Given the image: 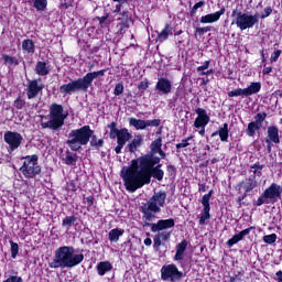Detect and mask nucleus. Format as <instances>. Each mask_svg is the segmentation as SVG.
Masks as SVG:
<instances>
[{"mask_svg": "<svg viewBox=\"0 0 282 282\" xmlns=\"http://www.w3.org/2000/svg\"><path fill=\"white\" fill-rule=\"evenodd\" d=\"M166 202V192H158L149 199L147 204L141 206V213L143 215V228H151V232H160L162 230H169V228H175V219H160L156 224H153L155 215L161 213L162 207Z\"/></svg>", "mask_w": 282, "mask_h": 282, "instance_id": "obj_1", "label": "nucleus"}, {"mask_svg": "<svg viewBox=\"0 0 282 282\" xmlns=\"http://www.w3.org/2000/svg\"><path fill=\"white\" fill-rule=\"evenodd\" d=\"M89 142L93 149H102V147H105V140L98 139V137L94 134V130H91L90 126L70 130L68 139L66 140V144L69 147L70 151L75 152L80 151L83 147H87Z\"/></svg>", "mask_w": 282, "mask_h": 282, "instance_id": "obj_2", "label": "nucleus"}, {"mask_svg": "<svg viewBox=\"0 0 282 282\" xmlns=\"http://www.w3.org/2000/svg\"><path fill=\"white\" fill-rule=\"evenodd\" d=\"M76 249L73 246H62L55 250L54 257L48 262V268L52 270H72L80 265L85 261V254L75 253Z\"/></svg>", "mask_w": 282, "mask_h": 282, "instance_id": "obj_3", "label": "nucleus"}, {"mask_svg": "<svg viewBox=\"0 0 282 282\" xmlns=\"http://www.w3.org/2000/svg\"><path fill=\"white\" fill-rule=\"evenodd\" d=\"M107 74V68L89 72L84 77L77 79H70L69 83L59 86V94L63 96H73V94H78V91H88L89 87L94 85L96 78H102Z\"/></svg>", "mask_w": 282, "mask_h": 282, "instance_id": "obj_4", "label": "nucleus"}, {"mask_svg": "<svg viewBox=\"0 0 282 282\" xmlns=\"http://www.w3.org/2000/svg\"><path fill=\"white\" fill-rule=\"evenodd\" d=\"M139 166L140 171L138 170V161L133 160L132 165L127 167L126 172H121V177L129 193H135L138 188L149 184L142 160H139Z\"/></svg>", "mask_w": 282, "mask_h": 282, "instance_id": "obj_5", "label": "nucleus"}, {"mask_svg": "<svg viewBox=\"0 0 282 282\" xmlns=\"http://www.w3.org/2000/svg\"><path fill=\"white\" fill-rule=\"evenodd\" d=\"M69 113L65 112V108L61 104H52L48 108V121H43L44 116H41V128L50 129L51 131H61L65 127Z\"/></svg>", "mask_w": 282, "mask_h": 282, "instance_id": "obj_6", "label": "nucleus"}, {"mask_svg": "<svg viewBox=\"0 0 282 282\" xmlns=\"http://www.w3.org/2000/svg\"><path fill=\"white\" fill-rule=\"evenodd\" d=\"M108 129H110L109 138L110 140H116L117 138V145L115 148V152L117 155H120L122 153V149H124V145L133 135H131V132H129V129L121 128L118 129V122L112 121L110 124H108Z\"/></svg>", "mask_w": 282, "mask_h": 282, "instance_id": "obj_7", "label": "nucleus"}, {"mask_svg": "<svg viewBox=\"0 0 282 282\" xmlns=\"http://www.w3.org/2000/svg\"><path fill=\"white\" fill-rule=\"evenodd\" d=\"M231 18L234 19L231 25H237L241 32H243V30H250L253 25L259 23V14L243 13L239 9L232 10Z\"/></svg>", "mask_w": 282, "mask_h": 282, "instance_id": "obj_8", "label": "nucleus"}, {"mask_svg": "<svg viewBox=\"0 0 282 282\" xmlns=\"http://www.w3.org/2000/svg\"><path fill=\"white\" fill-rule=\"evenodd\" d=\"M23 164L20 167V173L25 180H34L37 175H41L42 167L39 164V156L36 154L22 156Z\"/></svg>", "mask_w": 282, "mask_h": 282, "instance_id": "obj_9", "label": "nucleus"}, {"mask_svg": "<svg viewBox=\"0 0 282 282\" xmlns=\"http://www.w3.org/2000/svg\"><path fill=\"white\" fill-rule=\"evenodd\" d=\"M160 162H162L160 158H150L147 161H142L148 184H151L152 177L158 180V182L164 180V170H162V164H160Z\"/></svg>", "mask_w": 282, "mask_h": 282, "instance_id": "obj_10", "label": "nucleus"}, {"mask_svg": "<svg viewBox=\"0 0 282 282\" xmlns=\"http://www.w3.org/2000/svg\"><path fill=\"white\" fill-rule=\"evenodd\" d=\"M281 185L272 183L260 197L253 203V206H263V204H276L281 199Z\"/></svg>", "mask_w": 282, "mask_h": 282, "instance_id": "obj_11", "label": "nucleus"}, {"mask_svg": "<svg viewBox=\"0 0 282 282\" xmlns=\"http://www.w3.org/2000/svg\"><path fill=\"white\" fill-rule=\"evenodd\" d=\"M261 91L260 82H252L247 88H236L227 93L228 98H250V96H254V94H259Z\"/></svg>", "mask_w": 282, "mask_h": 282, "instance_id": "obj_12", "label": "nucleus"}, {"mask_svg": "<svg viewBox=\"0 0 282 282\" xmlns=\"http://www.w3.org/2000/svg\"><path fill=\"white\" fill-rule=\"evenodd\" d=\"M162 281L180 282L184 279V272L177 269L174 263L165 264L161 268Z\"/></svg>", "mask_w": 282, "mask_h": 282, "instance_id": "obj_13", "label": "nucleus"}, {"mask_svg": "<svg viewBox=\"0 0 282 282\" xmlns=\"http://www.w3.org/2000/svg\"><path fill=\"white\" fill-rule=\"evenodd\" d=\"M151 158H160L161 160H166V152L162 150V137H159L152 141L150 144V153L141 155L138 160L144 162Z\"/></svg>", "mask_w": 282, "mask_h": 282, "instance_id": "obj_14", "label": "nucleus"}, {"mask_svg": "<svg viewBox=\"0 0 282 282\" xmlns=\"http://www.w3.org/2000/svg\"><path fill=\"white\" fill-rule=\"evenodd\" d=\"M265 118H268V112H258L254 116V121L248 123L246 129V135L248 138H254L259 131L263 128V122H265Z\"/></svg>", "mask_w": 282, "mask_h": 282, "instance_id": "obj_15", "label": "nucleus"}, {"mask_svg": "<svg viewBox=\"0 0 282 282\" xmlns=\"http://www.w3.org/2000/svg\"><path fill=\"white\" fill-rule=\"evenodd\" d=\"M120 17L117 19V34H120V36H124L127 34V30L133 25V14L129 10H123L121 13H119Z\"/></svg>", "mask_w": 282, "mask_h": 282, "instance_id": "obj_16", "label": "nucleus"}, {"mask_svg": "<svg viewBox=\"0 0 282 282\" xmlns=\"http://www.w3.org/2000/svg\"><path fill=\"white\" fill-rule=\"evenodd\" d=\"M3 140L6 144L9 145V152L12 153L13 151H17L21 144H23V135L19 132L14 131H6L3 135Z\"/></svg>", "mask_w": 282, "mask_h": 282, "instance_id": "obj_17", "label": "nucleus"}, {"mask_svg": "<svg viewBox=\"0 0 282 282\" xmlns=\"http://www.w3.org/2000/svg\"><path fill=\"white\" fill-rule=\"evenodd\" d=\"M43 89H45V85L41 77L30 80L25 89L28 99L34 100L39 94H43Z\"/></svg>", "mask_w": 282, "mask_h": 282, "instance_id": "obj_18", "label": "nucleus"}, {"mask_svg": "<svg viewBox=\"0 0 282 282\" xmlns=\"http://www.w3.org/2000/svg\"><path fill=\"white\" fill-rule=\"evenodd\" d=\"M215 191L210 189L207 194L203 195L200 204L203 206V214L199 217V226H204L208 219H210V197H213Z\"/></svg>", "mask_w": 282, "mask_h": 282, "instance_id": "obj_19", "label": "nucleus"}, {"mask_svg": "<svg viewBox=\"0 0 282 282\" xmlns=\"http://www.w3.org/2000/svg\"><path fill=\"white\" fill-rule=\"evenodd\" d=\"M162 124V120L152 119V120H142L137 118L129 119V126L134 127L137 131H144L147 127H160Z\"/></svg>", "mask_w": 282, "mask_h": 282, "instance_id": "obj_20", "label": "nucleus"}, {"mask_svg": "<svg viewBox=\"0 0 282 282\" xmlns=\"http://www.w3.org/2000/svg\"><path fill=\"white\" fill-rule=\"evenodd\" d=\"M155 90L160 96H169L173 91V83L166 77H161L156 82Z\"/></svg>", "mask_w": 282, "mask_h": 282, "instance_id": "obj_21", "label": "nucleus"}, {"mask_svg": "<svg viewBox=\"0 0 282 282\" xmlns=\"http://www.w3.org/2000/svg\"><path fill=\"white\" fill-rule=\"evenodd\" d=\"M195 113L197 115L194 127L195 129H199L200 127H206L210 122V116L204 108H196Z\"/></svg>", "mask_w": 282, "mask_h": 282, "instance_id": "obj_22", "label": "nucleus"}, {"mask_svg": "<svg viewBox=\"0 0 282 282\" xmlns=\"http://www.w3.org/2000/svg\"><path fill=\"white\" fill-rule=\"evenodd\" d=\"M223 14H226V8H220L219 11H216L215 13H209L206 15H203L200 18V23H217L219 19H221Z\"/></svg>", "mask_w": 282, "mask_h": 282, "instance_id": "obj_23", "label": "nucleus"}, {"mask_svg": "<svg viewBox=\"0 0 282 282\" xmlns=\"http://www.w3.org/2000/svg\"><path fill=\"white\" fill-rule=\"evenodd\" d=\"M241 188L245 189V193H251V191H254V188H257V180H254L253 177H249L246 181L240 182L237 186H236V191H241Z\"/></svg>", "mask_w": 282, "mask_h": 282, "instance_id": "obj_24", "label": "nucleus"}, {"mask_svg": "<svg viewBox=\"0 0 282 282\" xmlns=\"http://www.w3.org/2000/svg\"><path fill=\"white\" fill-rule=\"evenodd\" d=\"M219 135L220 142H228L230 135V129L228 128V122H225L223 127H219L218 130L212 133V138Z\"/></svg>", "mask_w": 282, "mask_h": 282, "instance_id": "obj_25", "label": "nucleus"}, {"mask_svg": "<svg viewBox=\"0 0 282 282\" xmlns=\"http://www.w3.org/2000/svg\"><path fill=\"white\" fill-rule=\"evenodd\" d=\"M268 137L265 140L273 142V144H280L281 138L279 137V128L276 126H271L267 130Z\"/></svg>", "mask_w": 282, "mask_h": 282, "instance_id": "obj_26", "label": "nucleus"}, {"mask_svg": "<svg viewBox=\"0 0 282 282\" xmlns=\"http://www.w3.org/2000/svg\"><path fill=\"white\" fill-rule=\"evenodd\" d=\"M188 248V240L183 239L178 245H176V253L174 256V261H182L184 259V252Z\"/></svg>", "mask_w": 282, "mask_h": 282, "instance_id": "obj_27", "label": "nucleus"}, {"mask_svg": "<svg viewBox=\"0 0 282 282\" xmlns=\"http://www.w3.org/2000/svg\"><path fill=\"white\" fill-rule=\"evenodd\" d=\"M144 142V139L141 134H138L134 137V139L127 144L126 149H128L129 153H135L140 147H142V143Z\"/></svg>", "mask_w": 282, "mask_h": 282, "instance_id": "obj_28", "label": "nucleus"}, {"mask_svg": "<svg viewBox=\"0 0 282 282\" xmlns=\"http://www.w3.org/2000/svg\"><path fill=\"white\" fill-rule=\"evenodd\" d=\"M62 161L66 166H76V162H78V154L67 150L65 155L62 158Z\"/></svg>", "mask_w": 282, "mask_h": 282, "instance_id": "obj_29", "label": "nucleus"}, {"mask_svg": "<svg viewBox=\"0 0 282 282\" xmlns=\"http://www.w3.org/2000/svg\"><path fill=\"white\" fill-rule=\"evenodd\" d=\"M50 72H52V69L50 65H47V62H36L35 74H37V76H48Z\"/></svg>", "mask_w": 282, "mask_h": 282, "instance_id": "obj_30", "label": "nucleus"}, {"mask_svg": "<svg viewBox=\"0 0 282 282\" xmlns=\"http://www.w3.org/2000/svg\"><path fill=\"white\" fill-rule=\"evenodd\" d=\"M97 273L99 276H105L107 272H111L113 270V264L110 261H101L97 264Z\"/></svg>", "mask_w": 282, "mask_h": 282, "instance_id": "obj_31", "label": "nucleus"}, {"mask_svg": "<svg viewBox=\"0 0 282 282\" xmlns=\"http://www.w3.org/2000/svg\"><path fill=\"white\" fill-rule=\"evenodd\" d=\"M170 34H173V28L166 23L164 29L158 34L156 42L164 43V41H169Z\"/></svg>", "mask_w": 282, "mask_h": 282, "instance_id": "obj_32", "label": "nucleus"}, {"mask_svg": "<svg viewBox=\"0 0 282 282\" xmlns=\"http://www.w3.org/2000/svg\"><path fill=\"white\" fill-rule=\"evenodd\" d=\"M124 235V229L115 228L111 229L108 234V239L111 243H118L120 241V237Z\"/></svg>", "mask_w": 282, "mask_h": 282, "instance_id": "obj_33", "label": "nucleus"}, {"mask_svg": "<svg viewBox=\"0 0 282 282\" xmlns=\"http://www.w3.org/2000/svg\"><path fill=\"white\" fill-rule=\"evenodd\" d=\"M22 50L26 52V54H34L36 51V46L34 45V41L31 39H26L22 41Z\"/></svg>", "mask_w": 282, "mask_h": 282, "instance_id": "obj_34", "label": "nucleus"}, {"mask_svg": "<svg viewBox=\"0 0 282 282\" xmlns=\"http://www.w3.org/2000/svg\"><path fill=\"white\" fill-rule=\"evenodd\" d=\"M78 220V218L76 216H66L63 220H62V228H65L67 230H72V225L76 224V221Z\"/></svg>", "mask_w": 282, "mask_h": 282, "instance_id": "obj_35", "label": "nucleus"}, {"mask_svg": "<svg viewBox=\"0 0 282 282\" xmlns=\"http://www.w3.org/2000/svg\"><path fill=\"white\" fill-rule=\"evenodd\" d=\"M2 61L4 65L7 66L14 65L15 67L21 63L17 56H10L8 54L2 55Z\"/></svg>", "mask_w": 282, "mask_h": 282, "instance_id": "obj_36", "label": "nucleus"}, {"mask_svg": "<svg viewBox=\"0 0 282 282\" xmlns=\"http://www.w3.org/2000/svg\"><path fill=\"white\" fill-rule=\"evenodd\" d=\"M33 8H35L37 12H45V10H47V0H34Z\"/></svg>", "mask_w": 282, "mask_h": 282, "instance_id": "obj_37", "label": "nucleus"}, {"mask_svg": "<svg viewBox=\"0 0 282 282\" xmlns=\"http://www.w3.org/2000/svg\"><path fill=\"white\" fill-rule=\"evenodd\" d=\"M252 230H254V226H251L247 229L241 230L239 234L234 235V239H236V241H243V237H247V235H250V232H252Z\"/></svg>", "mask_w": 282, "mask_h": 282, "instance_id": "obj_38", "label": "nucleus"}, {"mask_svg": "<svg viewBox=\"0 0 282 282\" xmlns=\"http://www.w3.org/2000/svg\"><path fill=\"white\" fill-rule=\"evenodd\" d=\"M210 30H213L212 26H203V28H196L194 36L195 39H197L198 36H204L206 34V32H210Z\"/></svg>", "mask_w": 282, "mask_h": 282, "instance_id": "obj_39", "label": "nucleus"}, {"mask_svg": "<svg viewBox=\"0 0 282 282\" xmlns=\"http://www.w3.org/2000/svg\"><path fill=\"white\" fill-rule=\"evenodd\" d=\"M25 99L23 97L19 96L14 101H13V107L18 110L25 109Z\"/></svg>", "mask_w": 282, "mask_h": 282, "instance_id": "obj_40", "label": "nucleus"}, {"mask_svg": "<svg viewBox=\"0 0 282 282\" xmlns=\"http://www.w3.org/2000/svg\"><path fill=\"white\" fill-rule=\"evenodd\" d=\"M9 243L11 246V258L17 259L19 256V243L14 242V240H9Z\"/></svg>", "mask_w": 282, "mask_h": 282, "instance_id": "obj_41", "label": "nucleus"}, {"mask_svg": "<svg viewBox=\"0 0 282 282\" xmlns=\"http://www.w3.org/2000/svg\"><path fill=\"white\" fill-rule=\"evenodd\" d=\"M262 240L264 243H269V246H272V243H276V234L265 235L263 236Z\"/></svg>", "mask_w": 282, "mask_h": 282, "instance_id": "obj_42", "label": "nucleus"}, {"mask_svg": "<svg viewBox=\"0 0 282 282\" xmlns=\"http://www.w3.org/2000/svg\"><path fill=\"white\" fill-rule=\"evenodd\" d=\"M124 94V84L122 82L116 84L115 89H113V95L115 96H122Z\"/></svg>", "mask_w": 282, "mask_h": 282, "instance_id": "obj_43", "label": "nucleus"}, {"mask_svg": "<svg viewBox=\"0 0 282 282\" xmlns=\"http://www.w3.org/2000/svg\"><path fill=\"white\" fill-rule=\"evenodd\" d=\"M193 139V135L187 137L186 139H183L181 143L176 144V149H186V147H191V140Z\"/></svg>", "mask_w": 282, "mask_h": 282, "instance_id": "obj_44", "label": "nucleus"}, {"mask_svg": "<svg viewBox=\"0 0 282 282\" xmlns=\"http://www.w3.org/2000/svg\"><path fill=\"white\" fill-rule=\"evenodd\" d=\"M166 171L170 177H175L177 175V167L173 164L166 165Z\"/></svg>", "mask_w": 282, "mask_h": 282, "instance_id": "obj_45", "label": "nucleus"}, {"mask_svg": "<svg viewBox=\"0 0 282 282\" xmlns=\"http://www.w3.org/2000/svg\"><path fill=\"white\" fill-rule=\"evenodd\" d=\"M153 248L154 250H160L161 246H162V238L160 237L159 234H156L153 238Z\"/></svg>", "mask_w": 282, "mask_h": 282, "instance_id": "obj_46", "label": "nucleus"}, {"mask_svg": "<svg viewBox=\"0 0 282 282\" xmlns=\"http://www.w3.org/2000/svg\"><path fill=\"white\" fill-rule=\"evenodd\" d=\"M208 67H210V59L205 61V62L203 63V65L198 66V67L196 68V72H197V74H202V72H206V69H208Z\"/></svg>", "mask_w": 282, "mask_h": 282, "instance_id": "obj_47", "label": "nucleus"}, {"mask_svg": "<svg viewBox=\"0 0 282 282\" xmlns=\"http://www.w3.org/2000/svg\"><path fill=\"white\" fill-rule=\"evenodd\" d=\"M202 6H204V1L196 2L189 11L191 17H195V14H197V10H199Z\"/></svg>", "mask_w": 282, "mask_h": 282, "instance_id": "obj_48", "label": "nucleus"}, {"mask_svg": "<svg viewBox=\"0 0 282 282\" xmlns=\"http://www.w3.org/2000/svg\"><path fill=\"white\" fill-rule=\"evenodd\" d=\"M272 14V7H267L263 12L260 13V19H268Z\"/></svg>", "mask_w": 282, "mask_h": 282, "instance_id": "obj_49", "label": "nucleus"}, {"mask_svg": "<svg viewBox=\"0 0 282 282\" xmlns=\"http://www.w3.org/2000/svg\"><path fill=\"white\" fill-rule=\"evenodd\" d=\"M95 202H96V199L94 198V195H90L88 197L84 196V204L87 205L88 208H91V206H94Z\"/></svg>", "mask_w": 282, "mask_h": 282, "instance_id": "obj_50", "label": "nucleus"}, {"mask_svg": "<svg viewBox=\"0 0 282 282\" xmlns=\"http://www.w3.org/2000/svg\"><path fill=\"white\" fill-rule=\"evenodd\" d=\"M282 51L281 50H275L270 57L271 63H276L279 61V57L281 56Z\"/></svg>", "mask_w": 282, "mask_h": 282, "instance_id": "obj_51", "label": "nucleus"}, {"mask_svg": "<svg viewBox=\"0 0 282 282\" xmlns=\"http://www.w3.org/2000/svg\"><path fill=\"white\" fill-rule=\"evenodd\" d=\"M2 282H23V278L19 275H9L8 279Z\"/></svg>", "mask_w": 282, "mask_h": 282, "instance_id": "obj_52", "label": "nucleus"}, {"mask_svg": "<svg viewBox=\"0 0 282 282\" xmlns=\"http://www.w3.org/2000/svg\"><path fill=\"white\" fill-rule=\"evenodd\" d=\"M162 241H169L171 239V231H162L158 234Z\"/></svg>", "mask_w": 282, "mask_h": 282, "instance_id": "obj_53", "label": "nucleus"}, {"mask_svg": "<svg viewBox=\"0 0 282 282\" xmlns=\"http://www.w3.org/2000/svg\"><path fill=\"white\" fill-rule=\"evenodd\" d=\"M138 89L140 91H147V89H149V80H143V82H140V84L138 85Z\"/></svg>", "mask_w": 282, "mask_h": 282, "instance_id": "obj_54", "label": "nucleus"}, {"mask_svg": "<svg viewBox=\"0 0 282 282\" xmlns=\"http://www.w3.org/2000/svg\"><path fill=\"white\" fill-rule=\"evenodd\" d=\"M67 191H70L72 193H76V191H78L74 181H69L67 183Z\"/></svg>", "mask_w": 282, "mask_h": 282, "instance_id": "obj_55", "label": "nucleus"}, {"mask_svg": "<svg viewBox=\"0 0 282 282\" xmlns=\"http://www.w3.org/2000/svg\"><path fill=\"white\" fill-rule=\"evenodd\" d=\"M107 19H109V13H106L104 17L95 18L96 21H99V25H102L105 23V21H107Z\"/></svg>", "mask_w": 282, "mask_h": 282, "instance_id": "obj_56", "label": "nucleus"}, {"mask_svg": "<svg viewBox=\"0 0 282 282\" xmlns=\"http://www.w3.org/2000/svg\"><path fill=\"white\" fill-rule=\"evenodd\" d=\"M250 169L251 170H258V171H263V169H265V165L264 164H260L259 162L254 163L253 165H250Z\"/></svg>", "mask_w": 282, "mask_h": 282, "instance_id": "obj_57", "label": "nucleus"}, {"mask_svg": "<svg viewBox=\"0 0 282 282\" xmlns=\"http://www.w3.org/2000/svg\"><path fill=\"white\" fill-rule=\"evenodd\" d=\"M239 281H241V272H238L234 276L229 278V282H239Z\"/></svg>", "mask_w": 282, "mask_h": 282, "instance_id": "obj_58", "label": "nucleus"}, {"mask_svg": "<svg viewBox=\"0 0 282 282\" xmlns=\"http://www.w3.org/2000/svg\"><path fill=\"white\" fill-rule=\"evenodd\" d=\"M237 243H239V242L237 241V239L234 236L227 241L228 248H232V246H235Z\"/></svg>", "mask_w": 282, "mask_h": 282, "instance_id": "obj_59", "label": "nucleus"}, {"mask_svg": "<svg viewBox=\"0 0 282 282\" xmlns=\"http://www.w3.org/2000/svg\"><path fill=\"white\" fill-rule=\"evenodd\" d=\"M237 243H239V242L237 241V239L234 236L227 241L228 248H232V246H235Z\"/></svg>", "mask_w": 282, "mask_h": 282, "instance_id": "obj_60", "label": "nucleus"}, {"mask_svg": "<svg viewBox=\"0 0 282 282\" xmlns=\"http://www.w3.org/2000/svg\"><path fill=\"white\" fill-rule=\"evenodd\" d=\"M265 143H267V151L268 153H272V147H273V142L272 141H268V139H264Z\"/></svg>", "mask_w": 282, "mask_h": 282, "instance_id": "obj_61", "label": "nucleus"}, {"mask_svg": "<svg viewBox=\"0 0 282 282\" xmlns=\"http://www.w3.org/2000/svg\"><path fill=\"white\" fill-rule=\"evenodd\" d=\"M210 74H215V69L210 68L207 72H202L199 76H210Z\"/></svg>", "mask_w": 282, "mask_h": 282, "instance_id": "obj_62", "label": "nucleus"}, {"mask_svg": "<svg viewBox=\"0 0 282 282\" xmlns=\"http://www.w3.org/2000/svg\"><path fill=\"white\" fill-rule=\"evenodd\" d=\"M275 276H276L275 280L278 282H282V271L281 270L276 271Z\"/></svg>", "mask_w": 282, "mask_h": 282, "instance_id": "obj_63", "label": "nucleus"}, {"mask_svg": "<svg viewBox=\"0 0 282 282\" xmlns=\"http://www.w3.org/2000/svg\"><path fill=\"white\" fill-rule=\"evenodd\" d=\"M262 74L265 76L268 74H272V67H264L263 70H262Z\"/></svg>", "mask_w": 282, "mask_h": 282, "instance_id": "obj_64", "label": "nucleus"}]
</instances>
